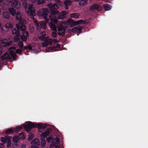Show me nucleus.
Instances as JSON below:
<instances>
[{"instance_id":"58","label":"nucleus","mask_w":148,"mask_h":148,"mask_svg":"<svg viewBox=\"0 0 148 148\" xmlns=\"http://www.w3.org/2000/svg\"><path fill=\"white\" fill-rule=\"evenodd\" d=\"M2 53V51L0 50V55Z\"/></svg>"},{"instance_id":"17","label":"nucleus","mask_w":148,"mask_h":148,"mask_svg":"<svg viewBox=\"0 0 148 148\" xmlns=\"http://www.w3.org/2000/svg\"><path fill=\"white\" fill-rule=\"evenodd\" d=\"M21 126H18L15 128H14L13 129H9L6 131L5 133L6 134H8L12 133L14 132H17L18 130L21 129Z\"/></svg>"},{"instance_id":"22","label":"nucleus","mask_w":148,"mask_h":148,"mask_svg":"<svg viewBox=\"0 0 148 148\" xmlns=\"http://www.w3.org/2000/svg\"><path fill=\"white\" fill-rule=\"evenodd\" d=\"M73 1L72 0H66V1L64 2V4L65 5V8L66 9H68L69 8L68 5H70L72 3Z\"/></svg>"},{"instance_id":"60","label":"nucleus","mask_w":148,"mask_h":148,"mask_svg":"<svg viewBox=\"0 0 148 148\" xmlns=\"http://www.w3.org/2000/svg\"><path fill=\"white\" fill-rule=\"evenodd\" d=\"M3 1V0H0V2L2 1Z\"/></svg>"},{"instance_id":"28","label":"nucleus","mask_w":148,"mask_h":148,"mask_svg":"<svg viewBox=\"0 0 148 148\" xmlns=\"http://www.w3.org/2000/svg\"><path fill=\"white\" fill-rule=\"evenodd\" d=\"M1 42L3 43H6V45H4V46H5V45L8 46L11 44L12 42L11 41L7 42V40L6 39H4L1 41Z\"/></svg>"},{"instance_id":"41","label":"nucleus","mask_w":148,"mask_h":148,"mask_svg":"<svg viewBox=\"0 0 148 148\" xmlns=\"http://www.w3.org/2000/svg\"><path fill=\"white\" fill-rule=\"evenodd\" d=\"M11 138H10V139H8L7 140V147H9L11 145V141H10V139Z\"/></svg>"},{"instance_id":"21","label":"nucleus","mask_w":148,"mask_h":148,"mask_svg":"<svg viewBox=\"0 0 148 148\" xmlns=\"http://www.w3.org/2000/svg\"><path fill=\"white\" fill-rule=\"evenodd\" d=\"M48 25L51 30L54 31H56V27L55 25L52 22H49L48 23Z\"/></svg>"},{"instance_id":"7","label":"nucleus","mask_w":148,"mask_h":148,"mask_svg":"<svg viewBox=\"0 0 148 148\" xmlns=\"http://www.w3.org/2000/svg\"><path fill=\"white\" fill-rule=\"evenodd\" d=\"M21 126L24 127L25 130L27 131H29L31 128L36 127L35 124L31 122H27L25 125H22Z\"/></svg>"},{"instance_id":"44","label":"nucleus","mask_w":148,"mask_h":148,"mask_svg":"<svg viewBox=\"0 0 148 148\" xmlns=\"http://www.w3.org/2000/svg\"><path fill=\"white\" fill-rule=\"evenodd\" d=\"M52 36L53 38H55L57 36V34L55 32H53L52 34Z\"/></svg>"},{"instance_id":"9","label":"nucleus","mask_w":148,"mask_h":148,"mask_svg":"<svg viewBox=\"0 0 148 148\" xmlns=\"http://www.w3.org/2000/svg\"><path fill=\"white\" fill-rule=\"evenodd\" d=\"M44 42L42 43V46L43 47H46L49 45H51L52 44V41L51 39L49 37H46L44 38Z\"/></svg>"},{"instance_id":"16","label":"nucleus","mask_w":148,"mask_h":148,"mask_svg":"<svg viewBox=\"0 0 148 148\" xmlns=\"http://www.w3.org/2000/svg\"><path fill=\"white\" fill-rule=\"evenodd\" d=\"M101 9V7L97 4L92 5L90 7V9L92 11H93L95 10L100 11Z\"/></svg>"},{"instance_id":"33","label":"nucleus","mask_w":148,"mask_h":148,"mask_svg":"<svg viewBox=\"0 0 148 148\" xmlns=\"http://www.w3.org/2000/svg\"><path fill=\"white\" fill-rule=\"evenodd\" d=\"M87 3V1L86 0H80L79 1V4L80 6H83Z\"/></svg>"},{"instance_id":"14","label":"nucleus","mask_w":148,"mask_h":148,"mask_svg":"<svg viewBox=\"0 0 148 148\" xmlns=\"http://www.w3.org/2000/svg\"><path fill=\"white\" fill-rule=\"evenodd\" d=\"M68 13V12L66 11H62L59 13L58 17V19H63L65 18L66 15Z\"/></svg>"},{"instance_id":"26","label":"nucleus","mask_w":148,"mask_h":148,"mask_svg":"<svg viewBox=\"0 0 148 148\" xmlns=\"http://www.w3.org/2000/svg\"><path fill=\"white\" fill-rule=\"evenodd\" d=\"M12 138L11 136H8L5 138L2 137L1 139V142L3 143V144H5L8 139L11 138Z\"/></svg>"},{"instance_id":"35","label":"nucleus","mask_w":148,"mask_h":148,"mask_svg":"<svg viewBox=\"0 0 148 148\" xmlns=\"http://www.w3.org/2000/svg\"><path fill=\"white\" fill-rule=\"evenodd\" d=\"M8 29L5 26H3L2 27L1 31L5 33L8 32Z\"/></svg>"},{"instance_id":"1","label":"nucleus","mask_w":148,"mask_h":148,"mask_svg":"<svg viewBox=\"0 0 148 148\" xmlns=\"http://www.w3.org/2000/svg\"><path fill=\"white\" fill-rule=\"evenodd\" d=\"M16 18L17 20H19V23L16 25L17 28L22 31L25 30L26 28L25 24L26 21L24 19L21 18V15L20 12H17Z\"/></svg>"},{"instance_id":"13","label":"nucleus","mask_w":148,"mask_h":148,"mask_svg":"<svg viewBox=\"0 0 148 148\" xmlns=\"http://www.w3.org/2000/svg\"><path fill=\"white\" fill-rule=\"evenodd\" d=\"M11 5L12 7L18 9L21 7V3L19 1L14 0L11 3Z\"/></svg>"},{"instance_id":"55","label":"nucleus","mask_w":148,"mask_h":148,"mask_svg":"<svg viewBox=\"0 0 148 148\" xmlns=\"http://www.w3.org/2000/svg\"><path fill=\"white\" fill-rule=\"evenodd\" d=\"M21 148H26V146L25 145H23L22 146Z\"/></svg>"},{"instance_id":"29","label":"nucleus","mask_w":148,"mask_h":148,"mask_svg":"<svg viewBox=\"0 0 148 148\" xmlns=\"http://www.w3.org/2000/svg\"><path fill=\"white\" fill-rule=\"evenodd\" d=\"M104 9L106 10H109L111 9V7L108 4H106L103 5Z\"/></svg>"},{"instance_id":"54","label":"nucleus","mask_w":148,"mask_h":148,"mask_svg":"<svg viewBox=\"0 0 148 148\" xmlns=\"http://www.w3.org/2000/svg\"><path fill=\"white\" fill-rule=\"evenodd\" d=\"M7 2H8L10 3L11 2L12 0H5Z\"/></svg>"},{"instance_id":"53","label":"nucleus","mask_w":148,"mask_h":148,"mask_svg":"<svg viewBox=\"0 0 148 148\" xmlns=\"http://www.w3.org/2000/svg\"><path fill=\"white\" fill-rule=\"evenodd\" d=\"M55 2L58 4L59 2L60 1V0H55Z\"/></svg>"},{"instance_id":"5","label":"nucleus","mask_w":148,"mask_h":148,"mask_svg":"<svg viewBox=\"0 0 148 148\" xmlns=\"http://www.w3.org/2000/svg\"><path fill=\"white\" fill-rule=\"evenodd\" d=\"M32 19L34 20V23L37 26V30L39 32L40 31V27H42L44 29L46 28V23L45 21H41L38 23L36 20L34 19H34Z\"/></svg>"},{"instance_id":"51","label":"nucleus","mask_w":148,"mask_h":148,"mask_svg":"<svg viewBox=\"0 0 148 148\" xmlns=\"http://www.w3.org/2000/svg\"><path fill=\"white\" fill-rule=\"evenodd\" d=\"M27 48L29 49V50H31L32 49V47L31 45H29L27 47Z\"/></svg>"},{"instance_id":"18","label":"nucleus","mask_w":148,"mask_h":148,"mask_svg":"<svg viewBox=\"0 0 148 148\" xmlns=\"http://www.w3.org/2000/svg\"><path fill=\"white\" fill-rule=\"evenodd\" d=\"M59 139L58 138L56 137L54 138L52 141V144L50 145V147L53 148L54 146L58 144L59 143Z\"/></svg>"},{"instance_id":"24","label":"nucleus","mask_w":148,"mask_h":148,"mask_svg":"<svg viewBox=\"0 0 148 148\" xmlns=\"http://www.w3.org/2000/svg\"><path fill=\"white\" fill-rule=\"evenodd\" d=\"M8 10L10 14L13 16H14L16 14V10L14 8H11L9 9Z\"/></svg>"},{"instance_id":"38","label":"nucleus","mask_w":148,"mask_h":148,"mask_svg":"<svg viewBox=\"0 0 148 148\" xmlns=\"http://www.w3.org/2000/svg\"><path fill=\"white\" fill-rule=\"evenodd\" d=\"M19 138H21L22 139H25V137L24 136V134L23 133H21L18 136Z\"/></svg>"},{"instance_id":"31","label":"nucleus","mask_w":148,"mask_h":148,"mask_svg":"<svg viewBox=\"0 0 148 148\" xmlns=\"http://www.w3.org/2000/svg\"><path fill=\"white\" fill-rule=\"evenodd\" d=\"M79 15L78 13H72L70 14V17L72 18H78Z\"/></svg>"},{"instance_id":"32","label":"nucleus","mask_w":148,"mask_h":148,"mask_svg":"<svg viewBox=\"0 0 148 148\" xmlns=\"http://www.w3.org/2000/svg\"><path fill=\"white\" fill-rule=\"evenodd\" d=\"M49 134L50 132L48 131H47L43 132L40 135L41 136L45 138Z\"/></svg>"},{"instance_id":"11","label":"nucleus","mask_w":148,"mask_h":148,"mask_svg":"<svg viewBox=\"0 0 148 148\" xmlns=\"http://www.w3.org/2000/svg\"><path fill=\"white\" fill-rule=\"evenodd\" d=\"M40 144L39 140L37 139H35L31 142V144L32 146L31 148H38V146Z\"/></svg>"},{"instance_id":"4","label":"nucleus","mask_w":148,"mask_h":148,"mask_svg":"<svg viewBox=\"0 0 148 148\" xmlns=\"http://www.w3.org/2000/svg\"><path fill=\"white\" fill-rule=\"evenodd\" d=\"M59 13L58 10L52 11L49 15V18L50 21L55 23H57L58 20L56 15Z\"/></svg>"},{"instance_id":"6","label":"nucleus","mask_w":148,"mask_h":148,"mask_svg":"<svg viewBox=\"0 0 148 148\" xmlns=\"http://www.w3.org/2000/svg\"><path fill=\"white\" fill-rule=\"evenodd\" d=\"M65 21H63L60 23V27L58 29V34L61 36L64 35L65 32V28L64 25H65Z\"/></svg>"},{"instance_id":"40","label":"nucleus","mask_w":148,"mask_h":148,"mask_svg":"<svg viewBox=\"0 0 148 148\" xmlns=\"http://www.w3.org/2000/svg\"><path fill=\"white\" fill-rule=\"evenodd\" d=\"M28 136L29 137L28 138V140H31L34 137V135L32 134H29Z\"/></svg>"},{"instance_id":"8","label":"nucleus","mask_w":148,"mask_h":148,"mask_svg":"<svg viewBox=\"0 0 148 148\" xmlns=\"http://www.w3.org/2000/svg\"><path fill=\"white\" fill-rule=\"evenodd\" d=\"M83 22V20H78L75 21H73L71 18L68 19L66 22V24L69 25L71 24V26H75L78 25L82 23Z\"/></svg>"},{"instance_id":"50","label":"nucleus","mask_w":148,"mask_h":148,"mask_svg":"<svg viewBox=\"0 0 148 148\" xmlns=\"http://www.w3.org/2000/svg\"><path fill=\"white\" fill-rule=\"evenodd\" d=\"M30 1L33 3H36L37 1V0H30Z\"/></svg>"},{"instance_id":"12","label":"nucleus","mask_w":148,"mask_h":148,"mask_svg":"<svg viewBox=\"0 0 148 148\" xmlns=\"http://www.w3.org/2000/svg\"><path fill=\"white\" fill-rule=\"evenodd\" d=\"M15 49L16 48L15 47H13L10 48L9 49L10 54L14 60L16 59L17 57L15 53Z\"/></svg>"},{"instance_id":"48","label":"nucleus","mask_w":148,"mask_h":148,"mask_svg":"<svg viewBox=\"0 0 148 148\" xmlns=\"http://www.w3.org/2000/svg\"><path fill=\"white\" fill-rule=\"evenodd\" d=\"M58 4L61 6H62L63 5V2L61 1H60L59 2Z\"/></svg>"},{"instance_id":"46","label":"nucleus","mask_w":148,"mask_h":148,"mask_svg":"<svg viewBox=\"0 0 148 148\" xmlns=\"http://www.w3.org/2000/svg\"><path fill=\"white\" fill-rule=\"evenodd\" d=\"M51 136L48 137L47 139V141L48 142H49L51 140Z\"/></svg>"},{"instance_id":"25","label":"nucleus","mask_w":148,"mask_h":148,"mask_svg":"<svg viewBox=\"0 0 148 148\" xmlns=\"http://www.w3.org/2000/svg\"><path fill=\"white\" fill-rule=\"evenodd\" d=\"M16 30V29H14L12 31V34H13L15 35L16 36L19 37L20 36V33L19 29Z\"/></svg>"},{"instance_id":"19","label":"nucleus","mask_w":148,"mask_h":148,"mask_svg":"<svg viewBox=\"0 0 148 148\" xmlns=\"http://www.w3.org/2000/svg\"><path fill=\"white\" fill-rule=\"evenodd\" d=\"M82 27L78 26L73 27L72 29V32L74 33H80L81 32Z\"/></svg>"},{"instance_id":"47","label":"nucleus","mask_w":148,"mask_h":148,"mask_svg":"<svg viewBox=\"0 0 148 148\" xmlns=\"http://www.w3.org/2000/svg\"><path fill=\"white\" fill-rule=\"evenodd\" d=\"M58 41V40L56 39H54L53 40V42L54 43H57Z\"/></svg>"},{"instance_id":"45","label":"nucleus","mask_w":148,"mask_h":148,"mask_svg":"<svg viewBox=\"0 0 148 148\" xmlns=\"http://www.w3.org/2000/svg\"><path fill=\"white\" fill-rule=\"evenodd\" d=\"M21 49H17L16 50V53L21 54Z\"/></svg>"},{"instance_id":"49","label":"nucleus","mask_w":148,"mask_h":148,"mask_svg":"<svg viewBox=\"0 0 148 148\" xmlns=\"http://www.w3.org/2000/svg\"><path fill=\"white\" fill-rule=\"evenodd\" d=\"M17 146H18V145L16 143H15L13 145V147L14 148H17Z\"/></svg>"},{"instance_id":"42","label":"nucleus","mask_w":148,"mask_h":148,"mask_svg":"<svg viewBox=\"0 0 148 148\" xmlns=\"http://www.w3.org/2000/svg\"><path fill=\"white\" fill-rule=\"evenodd\" d=\"M38 5H40L44 3V0H38Z\"/></svg>"},{"instance_id":"23","label":"nucleus","mask_w":148,"mask_h":148,"mask_svg":"<svg viewBox=\"0 0 148 148\" xmlns=\"http://www.w3.org/2000/svg\"><path fill=\"white\" fill-rule=\"evenodd\" d=\"M2 60L4 59H11V57L8 54V53H5L1 58Z\"/></svg>"},{"instance_id":"36","label":"nucleus","mask_w":148,"mask_h":148,"mask_svg":"<svg viewBox=\"0 0 148 148\" xmlns=\"http://www.w3.org/2000/svg\"><path fill=\"white\" fill-rule=\"evenodd\" d=\"M41 145L42 147H45L46 144V141L45 139L41 138Z\"/></svg>"},{"instance_id":"39","label":"nucleus","mask_w":148,"mask_h":148,"mask_svg":"<svg viewBox=\"0 0 148 148\" xmlns=\"http://www.w3.org/2000/svg\"><path fill=\"white\" fill-rule=\"evenodd\" d=\"M18 45L21 49L23 48V43L22 41H20L18 43Z\"/></svg>"},{"instance_id":"57","label":"nucleus","mask_w":148,"mask_h":148,"mask_svg":"<svg viewBox=\"0 0 148 148\" xmlns=\"http://www.w3.org/2000/svg\"><path fill=\"white\" fill-rule=\"evenodd\" d=\"M24 47V48H25V49H27V47H26V46H25V47Z\"/></svg>"},{"instance_id":"30","label":"nucleus","mask_w":148,"mask_h":148,"mask_svg":"<svg viewBox=\"0 0 148 148\" xmlns=\"http://www.w3.org/2000/svg\"><path fill=\"white\" fill-rule=\"evenodd\" d=\"M9 29L10 28H12L13 27V24L11 22L8 23L5 25Z\"/></svg>"},{"instance_id":"34","label":"nucleus","mask_w":148,"mask_h":148,"mask_svg":"<svg viewBox=\"0 0 148 148\" xmlns=\"http://www.w3.org/2000/svg\"><path fill=\"white\" fill-rule=\"evenodd\" d=\"M3 15V17L7 18H8L10 17V14L9 13L7 12H4Z\"/></svg>"},{"instance_id":"20","label":"nucleus","mask_w":148,"mask_h":148,"mask_svg":"<svg viewBox=\"0 0 148 148\" xmlns=\"http://www.w3.org/2000/svg\"><path fill=\"white\" fill-rule=\"evenodd\" d=\"M47 6L51 10H57L58 8V6L56 4L50 3L47 4Z\"/></svg>"},{"instance_id":"56","label":"nucleus","mask_w":148,"mask_h":148,"mask_svg":"<svg viewBox=\"0 0 148 148\" xmlns=\"http://www.w3.org/2000/svg\"><path fill=\"white\" fill-rule=\"evenodd\" d=\"M60 46V45L59 44H57L56 45V47H59Z\"/></svg>"},{"instance_id":"43","label":"nucleus","mask_w":148,"mask_h":148,"mask_svg":"<svg viewBox=\"0 0 148 148\" xmlns=\"http://www.w3.org/2000/svg\"><path fill=\"white\" fill-rule=\"evenodd\" d=\"M14 39L16 41H19L20 40V38L18 36H14Z\"/></svg>"},{"instance_id":"10","label":"nucleus","mask_w":148,"mask_h":148,"mask_svg":"<svg viewBox=\"0 0 148 148\" xmlns=\"http://www.w3.org/2000/svg\"><path fill=\"white\" fill-rule=\"evenodd\" d=\"M48 126V125L45 123H38L35 124L36 127L39 129V132H41V129L46 128Z\"/></svg>"},{"instance_id":"15","label":"nucleus","mask_w":148,"mask_h":148,"mask_svg":"<svg viewBox=\"0 0 148 148\" xmlns=\"http://www.w3.org/2000/svg\"><path fill=\"white\" fill-rule=\"evenodd\" d=\"M29 36L27 32H23L22 35L21 36V38L23 41H26Z\"/></svg>"},{"instance_id":"27","label":"nucleus","mask_w":148,"mask_h":148,"mask_svg":"<svg viewBox=\"0 0 148 148\" xmlns=\"http://www.w3.org/2000/svg\"><path fill=\"white\" fill-rule=\"evenodd\" d=\"M46 35V32H43L41 33L38 35V38H39L42 39H44V38Z\"/></svg>"},{"instance_id":"37","label":"nucleus","mask_w":148,"mask_h":148,"mask_svg":"<svg viewBox=\"0 0 148 148\" xmlns=\"http://www.w3.org/2000/svg\"><path fill=\"white\" fill-rule=\"evenodd\" d=\"M19 139V138L18 137L16 136H14L13 138V141L15 143H17Z\"/></svg>"},{"instance_id":"52","label":"nucleus","mask_w":148,"mask_h":148,"mask_svg":"<svg viewBox=\"0 0 148 148\" xmlns=\"http://www.w3.org/2000/svg\"><path fill=\"white\" fill-rule=\"evenodd\" d=\"M49 49L53 50L55 49L54 47H51L49 48Z\"/></svg>"},{"instance_id":"59","label":"nucleus","mask_w":148,"mask_h":148,"mask_svg":"<svg viewBox=\"0 0 148 148\" xmlns=\"http://www.w3.org/2000/svg\"><path fill=\"white\" fill-rule=\"evenodd\" d=\"M56 148H60L58 146H56Z\"/></svg>"},{"instance_id":"3","label":"nucleus","mask_w":148,"mask_h":148,"mask_svg":"<svg viewBox=\"0 0 148 148\" xmlns=\"http://www.w3.org/2000/svg\"><path fill=\"white\" fill-rule=\"evenodd\" d=\"M49 13V11L47 8H42L40 9L37 12V15L38 16H42L45 19L46 22H48L49 21L47 16Z\"/></svg>"},{"instance_id":"2","label":"nucleus","mask_w":148,"mask_h":148,"mask_svg":"<svg viewBox=\"0 0 148 148\" xmlns=\"http://www.w3.org/2000/svg\"><path fill=\"white\" fill-rule=\"evenodd\" d=\"M23 5L25 7L26 12L28 15L30 16L31 18L34 19V16L36 15V13L35 10L34 8L33 5L29 4V5L28 7L27 8V3L25 1L23 2Z\"/></svg>"}]
</instances>
